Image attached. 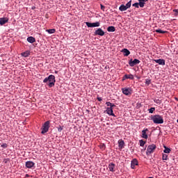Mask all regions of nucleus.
<instances>
[{"instance_id":"5","label":"nucleus","mask_w":178,"mask_h":178,"mask_svg":"<svg viewBox=\"0 0 178 178\" xmlns=\"http://www.w3.org/2000/svg\"><path fill=\"white\" fill-rule=\"evenodd\" d=\"M121 91L122 92V94H124V95H131V94H133V89H131V88H122L121 89Z\"/></svg>"},{"instance_id":"12","label":"nucleus","mask_w":178,"mask_h":178,"mask_svg":"<svg viewBox=\"0 0 178 178\" xmlns=\"http://www.w3.org/2000/svg\"><path fill=\"white\" fill-rule=\"evenodd\" d=\"M137 165H138V161L137 160V159H134L131 163V169H134V168H136Z\"/></svg>"},{"instance_id":"4","label":"nucleus","mask_w":178,"mask_h":178,"mask_svg":"<svg viewBox=\"0 0 178 178\" xmlns=\"http://www.w3.org/2000/svg\"><path fill=\"white\" fill-rule=\"evenodd\" d=\"M49 124H50L49 121H47L46 122H44V124L42 127V131H41L42 134H45V133H48V131L49 130Z\"/></svg>"},{"instance_id":"44","label":"nucleus","mask_w":178,"mask_h":178,"mask_svg":"<svg viewBox=\"0 0 178 178\" xmlns=\"http://www.w3.org/2000/svg\"><path fill=\"white\" fill-rule=\"evenodd\" d=\"M177 106H178V104H177Z\"/></svg>"},{"instance_id":"10","label":"nucleus","mask_w":178,"mask_h":178,"mask_svg":"<svg viewBox=\"0 0 178 178\" xmlns=\"http://www.w3.org/2000/svg\"><path fill=\"white\" fill-rule=\"evenodd\" d=\"M106 114L109 115V116H113L115 118V113H113V108L111 107H107L106 110Z\"/></svg>"},{"instance_id":"7","label":"nucleus","mask_w":178,"mask_h":178,"mask_svg":"<svg viewBox=\"0 0 178 178\" xmlns=\"http://www.w3.org/2000/svg\"><path fill=\"white\" fill-rule=\"evenodd\" d=\"M86 24L87 27H99L100 26V23L99 22H93V23L86 22Z\"/></svg>"},{"instance_id":"20","label":"nucleus","mask_w":178,"mask_h":178,"mask_svg":"<svg viewBox=\"0 0 178 178\" xmlns=\"http://www.w3.org/2000/svg\"><path fill=\"white\" fill-rule=\"evenodd\" d=\"M122 52L124 53V56H129L130 54V51H129L127 49H122Z\"/></svg>"},{"instance_id":"27","label":"nucleus","mask_w":178,"mask_h":178,"mask_svg":"<svg viewBox=\"0 0 178 178\" xmlns=\"http://www.w3.org/2000/svg\"><path fill=\"white\" fill-rule=\"evenodd\" d=\"M131 6V1H129L126 5L125 7L127 8V9L130 8Z\"/></svg>"},{"instance_id":"1","label":"nucleus","mask_w":178,"mask_h":178,"mask_svg":"<svg viewBox=\"0 0 178 178\" xmlns=\"http://www.w3.org/2000/svg\"><path fill=\"white\" fill-rule=\"evenodd\" d=\"M56 81L55 80V76L54 75H49L48 77L45 78L43 80V83H48L49 82V87L51 88V87H54L55 86V82Z\"/></svg>"},{"instance_id":"31","label":"nucleus","mask_w":178,"mask_h":178,"mask_svg":"<svg viewBox=\"0 0 178 178\" xmlns=\"http://www.w3.org/2000/svg\"><path fill=\"white\" fill-rule=\"evenodd\" d=\"M145 84H147V86H149V84H151V79H145Z\"/></svg>"},{"instance_id":"42","label":"nucleus","mask_w":178,"mask_h":178,"mask_svg":"<svg viewBox=\"0 0 178 178\" xmlns=\"http://www.w3.org/2000/svg\"><path fill=\"white\" fill-rule=\"evenodd\" d=\"M175 99H176L177 101H178V99H177V97H175Z\"/></svg>"},{"instance_id":"37","label":"nucleus","mask_w":178,"mask_h":178,"mask_svg":"<svg viewBox=\"0 0 178 178\" xmlns=\"http://www.w3.org/2000/svg\"><path fill=\"white\" fill-rule=\"evenodd\" d=\"M115 106H116L115 105V104H112V103H111V105L110 106V108H111V109H113V108H115Z\"/></svg>"},{"instance_id":"24","label":"nucleus","mask_w":178,"mask_h":178,"mask_svg":"<svg viewBox=\"0 0 178 178\" xmlns=\"http://www.w3.org/2000/svg\"><path fill=\"white\" fill-rule=\"evenodd\" d=\"M46 31H47V33H49V34H54V33H55V31H56V30L55 29H47Z\"/></svg>"},{"instance_id":"9","label":"nucleus","mask_w":178,"mask_h":178,"mask_svg":"<svg viewBox=\"0 0 178 178\" xmlns=\"http://www.w3.org/2000/svg\"><path fill=\"white\" fill-rule=\"evenodd\" d=\"M25 166L27 169H31L35 166V163L33 161H26L25 163Z\"/></svg>"},{"instance_id":"33","label":"nucleus","mask_w":178,"mask_h":178,"mask_svg":"<svg viewBox=\"0 0 178 178\" xmlns=\"http://www.w3.org/2000/svg\"><path fill=\"white\" fill-rule=\"evenodd\" d=\"M1 147L2 148L6 149L8 148V145L6 143H3L2 145H1Z\"/></svg>"},{"instance_id":"28","label":"nucleus","mask_w":178,"mask_h":178,"mask_svg":"<svg viewBox=\"0 0 178 178\" xmlns=\"http://www.w3.org/2000/svg\"><path fill=\"white\" fill-rule=\"evenodd\" d=\"M139 143H140V147H144V145H145V142L143 140H140Z\"/></svg>"},{"instance_id":"26","label":"nucleus","mask_w":178,"mask_h":178,"mask_svg":"<svg viewBox=\"0 0 178 178\" xmlns=\"http://www.w3.org/2000/svg\"><path fill=\"white\" fill-rule=\"evenodd\" d=\"M156 33H159V34H165L168 33L166 31H162V29H156Z\"/></svg>"},{"instance_id":"15","label":"nucleus","mask_w":178,"mask_h":178,"mask_svg":"<svg viewBox=\"0 0 178 178\" xmlns=\"http://www.w3.org/2000/svg\"><path fill=\"white\" fill-rule=\"evenodd\" d=\"M127 79H130V80H134V76L133 74H125L122 78V81H124Z\"/></svg>"},{"instance_id":"22","label":"nucleus","mask_w":178,"mask_h":178,"mask_svg":"<svg viewBox=\"0 0 178 178\" xmlns=\"http://www.w3.org/2000/svg\"><path fill=\"white\" fill-rule=\"evenodd\" d=\"M119 10H120V12H124V10H127V8H126V6H124V4H122L119 7Z\"/></svg>"},{"instance_id":"29","label":"nucleus","mask_w":178,"mask_h":178,"mask_svg":"<svg viewBox=\"0 0 178 178\" xmlns=\"http://www.w3.org/2000/svg\"><path fill=\"white\" fill-rule=\"evenodd\" d=\"M155 112V107H152L149 109V113H154Z\"/></svg>"},{"instance_id":"6","label":"nucleus","mask_w":178,"mask_h":178,"mask_svg":"<svg viewBox=\"0 0 178 178\" xmlns=\"http://www.w3.org/2000/svg\"><path fill=\"white\" fill-rule=\"evenodd\" d=\"M140 63V60L135 58L134 60L131 59L129 61V65L131 66V67H133L134 66H136V65H138Z\"/></svg>"},{"instance_id":"2","label":"nucleus","mask_w":178,"mask_h":178,"mask_svg":"<svg viewBox=\"0 0 178 178\" xmlns=\"http://www.w3.org/2000/svg\"><path fill=\"white\" fill-rule=\"evenodd\" d=\"M151 119L155 124H162L163 123V117L162 115H152Z\"/></svg>"},{"instance_id":"38","label":"nucleus","mask_w":178,"mask_h":178,"mask_svg":"<svg viewBox=\"0 0 178 178\" xmlns=\"http://www.w3.org/2000/svg\"><path fill=\"white\" fill-rule=\"evenodd\" d=\"M100 6H101L102 10H105V6H104V5L101 4Z\"/></svg>"},{"instance_id":"35","label":"nucleus","mask_w":178,"mask_h":178,"mask_svg":"<svg viewBox=\"0 0 178 178\" xmlns=\"http://www.w3.org/2000/svg\"><path fill=\"white\" fill-rule=\"evenodd\" d=\"M173 12H175V16H178V10L177 9L173 10Z\"/></svg>"},{"instance_id":"32","label":"nucleus","mask_w":178,"mask_h":178,"mask_svg":"<svg viewBox=\"0 0 178 178\" xmlns=\"http://www.w3.org/2000/svg\"><path fill=\"white\" fill-rule=\"evenodd\" d=\"M132 6H134L135 8H140V3H135L134 4H132Z\"/></svg>"},{"instance_id":"25","label":"nucleus","mask_w":178,"mask_h":178,"mask_svg":"<svg viewBox=\"0 0 178 178\" xmlns=\"http://www.w3.org/2000/svg\"><path fill=\"white\" fill-rule=\"evenodd\" d=\"M165 149L163 150V152L165 154H170V148L166 147V146H164Z\"/></svg>"},{"instance_id":"16","label":"nucleus","mask_w":178,"mask_h":178,"mask_svg":"<svg viewBox=\"0 0 178 178\" xmlns=\"http://www.w3.org/2000/svg\"><path fill=\"white\" fill-rule=\"evenodd\" d=\"M140 8H144L145 6V3L148 2V0H138Z\"/></svg>"},{"instance_id":"40","label":"nucleus","mask_w":178,"mask_h":178,"mask_svg":"<svg viewBox=\"0 0 178 178\" xmlns=\"http://www.w3.org/2000/svg\"><path fill=\"white\" fill-rule=\"evenodd\" d=\"M97 100L101 102V101H102V97H97Z\"/></svg>"},{"instance_id":"36","label":"nucleus","mask_w":178,"mask_h":178,"mask_svg":"<svg viewBox=\"0 0 178 178\" xmlns=\"http://www.w3.org/2000/svg\"><path fill=\"white\" fill-rule=\"evenodd\" d=\"M111 104H112V103H111V102H106V105L107 106H110V107H111Z\"/></svg>"},{"instance_id":"17","label":"nucleus","mask_w":178,"mask_h":178,"mask_svg":"<svg viewBox=\"0 0 178 178\" xmlns=\"http://www.w3.org/2000/svg\"><path fill=\"white\" fill-rule=\"evenodd\" d=\"M156 63H158L159 65H165V60L164 59H157L154 60Z\"/></svg>"},{"instance_id":"11","label":"nucleus","mask_w":178,"mask_h":178,"mask_svg":"<svg viewBox=\"0 0 178 178\" xmlns=\"http://www.w3.org/2000/svg\"><path fill=\"white\" fill-rule=\"evenodd\" d=\"M116 165L113 163H110L108 164V170L110 172H115L116 170Z\"/></svg>"},{"instance_id":"19","label":"nucleus","mask_w":178,"mask_h":178,"mask_svg":"<svg viewBox=\"0 0 178 178\" xmlns=\"http://www.w3.org/2000/svg\"><path fill=\"white\" fill-rule=\"evenodd\" d=\"M27 41L28 42H30V44H33V42H35V38L33 36L28 37Z\"/></svg>"},{"instance_id":"21","label":"nucleus","mask_w":178,"mask_h":178,"mask_svg":"<svg viewBox=\"0 0 178 178\" xmlns=\"http://www.w3.org/2000/svg\"><path fill=\"white\" fill-rule=\"evenodd\" d=\"M21 55L22 56H24V58H27V56H30V51H26L24 52H22Z\"/></svg>"},{"instance_id":"3","label":"nucleus","mask_w":178,"mask_h":178,"mask_svg":"<svg viewBox=\"0 0 178 178\" xmlns=\"http://www.w3.org/2000/svg\"><path fill=\"white\" fill-rule=\"evenodd\" d=\"M156 149V145H150L147 148L146 155H151V154H154V152Z\"/></svg>"},{"instance_id":"13","label":"nucleus","mask_w":178,"mask_h":178,"mask_svg":"<svg viewBox=\"0 0 178 178\" xmlns=\"http://www.w3.org/2000/svg\"><path fill=\"white\" fill-rule=\"evenodd\" d=\"M9 22V18L5 17V18H0V24L1 26H3V24H6Z\"/></svg>"},{"instance_id":"41","label":"nucleus","mask_w":178,"mask_h":178,"mask_svg":"<svg viewBox=\"0 0 178 178\" xmlns=\"http://www.w3.org/2000/svg\"><path fill=\"white\" fill-rule=\"evenodd\" d=\"M26 177H29V175L28 174L26 175Z\"/></svg>"},{"instance_id":"34","label":"nucleus","mask_w":178,"mask_h":178,"mask_svg":"<svg viewBox=\"0 0 178 178\" xmlns=\"http://www.w3.org/2000/svg\"><path fill=\"white\" fill-rule=\"evenodd\" d=\"M62 130H63V127H62L61 126H60V127L58 128V131H59V133H60V131H62Z\"/></svg>"},{"instance_id":"8","label":"nucleus","mask_w":178,"mask_h":178,"mask_svg":"<svg viewBox=\"0 0 178 178\" xmlns=\"http://www.w3.org/2000/svg\"><path fill=\"white\" fill-rule=\"evenodd\" d=\"M95 35H100L101 37H103V35H105V32L102 31V29L99 28L95 31Z\"/></svg>"},{"instance_id":"18","label":"nucleus","mask_w":178,"mask_h":178,"mask_svg":"<svg viewBox=\"0 0 178 178\" xmlns=\"http://www.w3.org/2000/svg\"><path fill=\"white\" fill-rule=\"evenodd\" d=\"M118 147L121 149L124 147V141L123 140H118Z\"/></svg>"},{"instance_id":"39","label":"nucleus","mask_w":178,"mask_h":178,"mask_svg":"<svg viewBox=\"0 0 178 178\" xmlns=\"http://www.w3.org/2000/svg\"><path fill=\"white\" fill-rule=\"evenodd\" d=\"M154 102H156V104H161V100L157 99V100L154 101Z\"/></svg>"},{"instance_id":"43","label":"nucleus","mask_w":178,"mask_h":178,"mask_svg":"<svg viewBox=\"0 0 178 178\" xmlns=\"http://www.w3.org/2000/svg\"><path fill=\"white\" fill-rule=\"evenodd\" d=\"M177 122L178 123V119H177Z\"/></svg>"},{"instance_id":"23","label":"nucleus","mask_w":178,"mask_h":178,"mask_svg":"<svg viewBox=\"0 0 178 178\" xmlns=\"http://www.w3.org/2000/svg\"><path fill=\"white\" fill-rule=\"evenodd\" d=\"M116 29H115V26H108L107 28V31H108L109 33H113V31H115Z\"/></svg>"},{"instance_id":"30","label":"nucleus","mask_w":178,"mask_h":178,"mask_svg":"<svg viewBox=\"0 0 178 178\" xmlns=\"http://www.w3.org/2000/svg\"><path fill=\"white\" fill-rule=\"evenodd\" d=\"M162 159L163 161H168V154H163Z\"/></svg>"},{"instance_id":"14","label":"nucleus","mask_w":178,"mask_h":178,"mask_svg":"<svg viewBox=\"0 0 178 178\" xmlns=\"http://www.w3.org/2000/svg\"><path fill=\"white\" fill-rule=\"evenodd\" d=\"M148 131V129H145L142 131V138L147 140L148 138V134L147 132Z\"/></svg>"}]
</instances>
